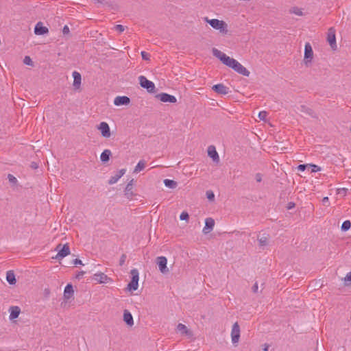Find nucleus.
Masks as SVG:
<instances>
[{"instance_id": "obj_1", "label": "nucleus", "mask_w": 351, "mask_h": 351, "mask_svg": "<svg viewBox=\"0 0 351 351\" xmlns=\"http://www.w3.org/2000/svg\"><path fill=\"white\" fill-rule=\"evenodd\" d=\"M212 51L213 56L219 59L223 64L232 68L239 74L244 76H249L250 71L237 60L228 56L226 53L216 48H213Z\"/></svg>"}, {"instance_id": "obj_2", "label": "nucleus", "mask_w": 351, "mask_h": 351, "mask_svg": "<svg viewBox=\"0 0 351 351\" xmlns=\"http://www.w3.org/2000/svg\"><path fill=\"white\" fill-rule=\"evenodd\" d=\"M204 21L208 23L213 29L218 30L222 35H227L228 33V24L221 20L217 19H210L208 17L204 18Z\"/></svg>"}, {"instance_id": "obj_3", "label": "nucleus", "mask_w": 351, "mask_h": 351, "mask_svg": "<svg viewBox=\"0 0 351 351\" xmlns=\"http://www.w3.org/2000/svg\"><path fill=\"white\" fill-rule=\"evenodd\" d=\"M132 280L128 285L126 290L129 292L133 293L138 288L139 273L137 269H133L130 271Z\"/></svg>"}, {"instance_id": "obj_4", "label": "nucleus", "mask_w": 351, "mask_h": 351, "mask_svg": "<svg viewBox=\"0 0 351 351\" xmlns=\"http://www.w3.org/2000/svg\"><path fill=\"white\" fill-rule=\"evenodd\" d=\"M56 250L58 252L55 258L57 260H62L63 258L70 254V248L67 244L64 245L62 247L61 245H58Z\"/></svg>"}, {"instance_id": "obj_5", "label": "nucleus", "mask_w": 351, "mask_h": 351, "mask_svg": "<svg viewBox=\"0 0 351 351\" xmlns=\"http://www.w3.org/2000/svg\"><path fill=\"white\" fill-rule=\"evenodd\" d=\"M93 280L99 284L112 283L113 282L112 278L102 272L95 273L93 276Z\"/></svg>"}, {"instance_id": "obj_6", "label": "nucleus", "mask_w": 351, "mask_h": 351, "mask_svg": "<svg viewBox=\"0 0 351 351\" xmlns=\"http://www.w3.org/2000/svg\"><path fill=\"white\" fill-rule=\"evenodd\" d=\"M313 58V51L312 49V47L309 43H306L304 47V62L306 66H308V64L311 62Z\"/></svg>"}, {"instance_id": "obj_7", "label": "nucleus", "mask_w": 351, "mask_h": 351, "mask_svg": "<svg viewBox=\"0 0 351 351\" xmlns=\"http://www.w3.org/2000/svg\"><path fill=\"white\" fill-rule=\"evenodd\" d=\"M156 264L162 274H167L169 272V269L167 266V259L165 256H158L156 259Z\"/></svg>"}, {"instance_id": "obj_8", "label": "nucleus", "mask_w": 351, "mask_h": 351, "mask_svg": "<svg viewBox=\"0 0 351 351\" xmlns=\"http://www.w3.org/2000/svg\"><path fill=\"white\" fill-rule=\"evenodd\" d=\"M133 180H130L125 186V195L129 200H137L138 195L133 191Z\"/></svg>"}, {"instance_id": "obj_9", "label": "nucleus", "mask_w": 351, "mask_h": 351, "mask_svg": "<svg viewBox=\"0 0 351 351\" xmlns=\"http://www.w3.org/2000/svg\"><path fill=\"white\" fill-rule=\"evenodd\" d=\"M138 81L141 87L146 88L149 93H154V82L148 80L143 75H140L138 77Z\"/></svg>"}, {"instance_id": "obj_10", "label": "nucleus", "mask_w": 351, "mask_h": 351, "mask_svg": "<svg viewBox=\"0 0 351 351\" xmlns=\"http://www.w3.org/2000/svg\"><path fill=\"white\" fill-rule=\"evenodd\" d=\"M97 129L101 132L103 137L108 138L110 137V129L108 124L106 122L102 121L97 125Z\"/></svg>"}, {"instance_id": "obj_11", "label": "nucleus", "mask_w": 351, "mask_h": 351, "mask_svg": "<svg viewBox=\"0 0 351 351\" xmlns=\"http://www.w3.org/2000/svg\"><path fill=\"white\" fill-rule=\"evenodd\" d=\"M240 337V327L237 322H235L232 328L231 338L232 343L235 344L239 342Z\"/></svg>"}, {"instance_id": "obj_12", "label": "nucleus", "mask_w": 351, "mask_h": 351, "mask_svg": "<svg viewBox=\"0 0 351 351\" xmlns=\"http://www.w3.org/2000/svg\"><path fill=\"white\" fill-rule=\"evenodd\" d=\"M155 97L158 99L160 101L165 103H176L177 101V99L175 96L165 93L158 94L155 95Z\"/></svg>"}, {"instance_id": "obj_13", "label": "nucleus", "mask_w": 351, "mask_h": 351, "mask_svg": "<svg viewBox=\"0 0 351 351\" xmlns=\"http://www.w3.org/2000/svg\"><path fill=\"white\" fill-rule=\"evenodd\" d=\"M327 40L333 50L337 49L335 30L333 28H330L328 32Z\"/></svg>"}, {"instance_id": "obj_14", "label": "nucleus", "mask_w": 351, "mask_h": 351, "mask_svg": "<svg viewBox=\"0 0 351 351\" xmlns=\"http://www.w3.org/2000/svg\"><path fill=\"white\" fill-rule=\"evenodd\" d=\"M215 226V221L213 218L208 217L205 220V226L203 228L204 234H206L211 232Z\"/></svg>"}, {"instance_id": "obj_15", "label": "nucleus", "mask_w": 351, "mask_h": 351, "mask_svg": "<svg viewBox=\"0 0 351 351\" xmlns=\"http://www.w3.org/2000/svg\"><path fill=\"white\" fill-rule=\"evenodd\" d=\"M126 170L125 169H121L117 171L113 176H111L110 180H108V183L110 184H114L117 183L119 180L125 173Z\"/></svg>"}, {"instance_id": "obj_16", "label": "nucleus", "mask_w": 351, "mask_h": 351, "mask_svg": "<svg viewBox=\"0 0 351 351\" xmlns=\"http://www.w3.org/2000/svg\"><path fill=\"white\" fill-rule=\"evenodd\" d=\"M212 89L218 94L227 95L229 93V88L222 84H215L212 87Z\"/></svg>"}, {"instance_id": "obj_17", "label": "nucleus", "mask_w": 351, "mask_h": 351, "mask_svg": "<svg viewBox=\"0 0 351 351\" xmlns=\"http://www.w3.org/2000/svg\"><path fill=\"white\" fill-rule=\"evenodd\" d=\"M208 155L213 159V160L216 162H219V156L216 151L215 147L213 145H210L208 147Z\"/></svg>"}, {"instance_id": "obj_18", "label": "nucleus", "mask_w": 351, "mask_h": 351, "mask_svg": "<svg viewBox=\"0 0 351 351\" xmlns=\"http://www.w3.org/2000/svg\"><path fill=\"white\" fill-rule=\"evenodd\" d=\"M177 331L182 335L192 337V332L183 324H178L176 328Z\"/></svg>"}, {"instance_id": "obj_19", "label": "nucleus", "mask_w": 351, "mask_h": 351, "mask_svg": "<svg viewBox=\"0 0 351 351\" xmlns=\"http://www.w3.org/2000/svg\"><path fill=\"white\" fill-rule=\"evenodd\" d=\"M130 102V99L127 96H117L114 99V104L117 106L128 105Z\"/></svg>"}, {"instance_id": "obj_20", "label": "nucleus", "mask_w": 351, "mask_h": 351, "mask_svg": "<svg viewBox=\"0 0 351 351\" xmlns=\"http://www.w3.org/2000/svg\"><path fill=\"white\" fill-rule=\"evenodd\" d=\"M48 28L43 26L41 22H38L34 28V33L36 35H44L48 32Z\"/></svg>"}, {"instance_id": "obj_21", "label": "nucleus", "mask_w": 351, "mask_h": 351, "mask_svg": "<svg viewBox=\"0 0 351 351\" xmlns=\"http://www.w3.org/2000/svg\"><path fill=\"white\" fill-rule=\"evenodd\" d=\"M269 234L263 233L258 236V245L261 247L264 248L268 245Z\"/></svg>"}, {"instance_id": "obj_22", "label": "nucleus", "mask_w": 351, "mask_h": 351, "mask_svg": "<svg viewBox=\"0 0 351 351\" xmlns=\"http://www.w3.org/2000/svg\"><path fill=\"white\" fill-rule=\"evenodd\" d=\"M10 316L9 319L10 321H13V319L17 318L21 313V309L19 306H12L10 308Z\"/></svg>"}, {"instance_id": "obj_23", "label": "nucleus", "mask_w": 351, "mask_h": 351, "mask_svg": "<svg viewBox=\"0 0 351 351\" xmlns=\"http://www.w3.org/2000/svg\"><path fill=\"white\" fill-rule=\"evenodd\" d=\"M123 320L130 326L134 324L132 315L128 310H125L123 312Z\"/></svg>"}, {"instance_id": "obj_24", "label": "nucleus", "mask_w": 351, "mask_h": 351, "mask_svg": "<svg viewBox=\"0 0 351 351\" xmlns=\"http://www.w3.org/2000/svg\"><path fill=\"white\" fill-rule=\"evenodd\" d=\"M73 86L75 88H80V86L81 85V81H82V77H81L80 73L77 71H74V72H73Z\"/></svg>"}, {"instance_id": "obj_25", "label": "nucleus", "mask_w": 351, "mask_h": 351, "mask_svg": "<svg viewBox=\"0 0 351 351\" xmlns=\"http://www.w3.org/2000/svg\"><path fill=\"white\" fill-rule=\"evenodd\" d=\"M73 288L72 285L68 284L64 290V296L65 298L69 299L71 297V295L73 294Z\"/></svg>"}, {"instance_id": "obj_26", "label": "nucleus", "mask_w": 351, "mask_h": 351, "mask_svg": "<svg viewBox=\"0 0 351 351\" xmlns=\"http://www.w3.org/2000/svg\"><path fill=\"white\" fill-rule=\"evenodd\" d=\"M111 156V151L110 149H105L102 152L100 155V160L103 162H108L110 159V156Z\"/></svg>"}, {"instance_id": "obj_27", "label": "nucleus", "mask_w": 351, "mask_h": 351, "mask_svg": "<svg viewBox=\"0 0 351 351\" xmlns=\"http://www.w3.org/2000/svg\"><path fill=\"white\" fill-rule=\"evenodd\" d=\"M6 280L10 285H14L16 283L15 275L12 271H8L7 272Z\"/></svg>"}, {"instance_id": "obj_28", "label": "nucleus", "mask_w": 351, "mask_h": 351, "mask_svg": "<svg viewBox=\"0 0 351 351\" xmlns=\"http://www.w3.org/2000/svg\"><path fill=\"white\" fill-rule=\"evenodd\" d=\"M300 110L302 112H304L306 114H308L313 117H315L314 112L306 106H304V105L300 106Z\"/></svg>"}, {"instance_id": "obj_29", "label": "nucleus", "mask_w": 351, "mask_h": 351, "mask_svg": "<svg viewBox=\"0 0 351 351\" xmlns=\"http://www.w3.org/2000/svg\"><path fill=\"white\" fill-rule=\"evenodd\" d=\"M145 165H146V162L144 160H140L138 164L136 165L134 169V173H139L140 171H143L145 167Z\"/></svg>"}, {"instance_id": "obj_30", "label": "nucleus", "mask_w": 351, "mask_h": 351, "mask_svg": "<svg viewBox=\"0 0 351 351\" xmlns=\"http://www.w3.org/2000/svg\"><path fill=\"white\" fill-rule=\"evenodd\" d=\"M164 184L167 187L172 189H176L178 186V183L176 181L169 179H165Z\"/></svg>"}, {"instance_id": "obj_31", "label": "nucleus", "mask_w": 351, "mask_h": 351, "mask_svg": "<svg viewBox=\"0 0 351 351\" xmlns=\"http://www.w3.org/2000/svg\"><path fill=\"white\" fill-rule=\"evenodd\" d=\"M351 227V222L349 220H346L343 222L341 229L342 231H347Z\"/></svg>"}, {"instance_id": "obj_32", "label": "nucleus", "mask_w": 351, "mask_h": 351, "mask_svg": "<svg viewBox=\"0 0 351 351\" xmlns=\"http://www.w3.org/2000/svg\"><path fill=\"white\" fill-rule=\"evenodd\" d=\"M23 63L26 65H29V66H32L33 65V62L31 59V58L29 56H25L24 59H23Z\"/></svg>"}, {"instance_id": "obj_33", "label": "nucleus", "mask_w": 351, "mask_h": 351, "mask_svg": "<svg viewBox=\"0 0 351 351\" xmlns=\"http://www.w3.org/2000/svg\"><path fill=\"white\" fill-rule=\"evenodd\" d=\"M267 116V113L266 111H261L258 113V117L261 120H265Z\"/></svg>"}, {"instance_id": "obj_34", "label": "nucleus", "mask_w": 351, "mask_h": 351, "mask_svg": "<svg viewBox=\"0 0 351 351\" xmlns=\"http://www.w3.org/2000/svg\"><path fill=\"white\" fill-rule=\"evenodd\" d=\"M114 29L115 31L119 32V33H121L124 31L125 28L122 25H116L114 27Z\"/></svg>"}, {"instance_id": "obj_35", "label": "nucleus", "mask_w": 351, "mask_h": 351, "mask_svg": "<svg viewBox=\"0 0 351 351\" xmlns=\"http://www.w3.org/2000/svg\"><path fill=\"white\" fill-rule=\"evenodd\" d=\"M311 168V172H317L321 170V168L316 165H309Z\"/></svg>"}, {"instance_id": "obj_36", "label": "nucleus", "mask_w": 351, "mask_h": 351, "mask_svg": "<svg viewBox=\"0 0 351 351\" xmlns=\"http://www.w3.org/2000/svg\"><path fill=\"white\" fill-rule=\"evenodd\" d=\"M206 196H207V198L211 201L213 200L215 198V195H214L213 192L211 191H208L206 192Z\"/></svg>"}, {"instance_id": "obj_37", "label": "nucleus", "mask_w": 351, "mask_h": 351, "mask_svg": "<svg viewBox=\"0 0 351 351\" xmlns=\"http://www.w3.org/2000/svg\"><path fill=\"white\" fill-rule=\"evenodd\" d=\"M189 217V214L186 212H182L180 215V220H186Z\"/></svg>"}, {"instance_id": "obj_38", "label": "nucleus", "mask_w": 351, "mask_h": 351, "mask_svg": "<svg viewBox=\"0 0 351 351\" xmlns=\"http://www.w3.org/2000/svg\"><path fill=\"white\" fill-rule=\"evenodd\" d=\"M262 174L260 173H257L255 175V180L257 182H261L262 181Z\"/></svg>"}, {"instance_id": "obj_39", "label": "nucleus", "mask_w": 351, "mask_h": 351, "mask_svg": "<svg viewBox=\"0 0 351 351\" xmlns=\"http://www.w3.org/2000/svg\"><path fill=\"white\" fill-rule=\"evenodd\" d=\"M252 290L254 293H257L258 291V285L257 282H255L252 287Z\"/></svg>"}, {"instance_id": "obj_40", "label": "nucleus", "mask_w": 351, "mask_h": 351, "mask_svg": "<svg viewBox=\"0 0 351 351\" xmlns=\"http://www.w3.org/2000/svg\"><path fill=\"white\" fill-rule=\"evenodd\" d=\"M293 13H295L296 15L302 16V12L299 10L298 8H293V10L292 11Z\"/></svg>"}, {"instance_id": "obj_41", "label": "nucleus", "mask_w": 351, "mask_h": 351, "mask_svg": "<svg viewBox=\"0 0 351 351\" xmlns=\"http://www.w3.org/2000/svg\"><path fill=\"white\" fill-rule=\"evenodd\" d=\"M307 165H300L298 166V169L300 171H303L306 169Z\"/></svg>"}, {"instance_id": "obj_42", "label": "nucleus", "mask_w": 351, "mask_h": 351, "mask_svg": "<svg viewBox=\"0 0 351 351\" xmlns=\"http://www.w3.org/2000/svg\"><path fill=\"white\" fill-rule=\"evenodd\" d=\"M141 55H142V58L144 59V60H148L149 59V54L145 52V51H142L141 52Z\"/></svg>"}, {"instance_id": "obj_43", "label": "nucleus", "mask_w": 351, "mask_h": 351, "mask_svg": "<svg viewBox=\"0 0 351 351\" xmlns=\"http://www.w3.org/2000/svg\"><path fill=\"white\" fill-rule=\"evenodd\" d=\"M346 282L349 281L351 282V272L347 274L346 276L344 278Z\"/></svg>"}, {"instance_id": "obj_44", "label": "nucleus", "mask_w": 351, "mask_h": 351, "mask_svg": "<svg viewBox=\"0 0 351 351\" xmlns=\"http://www.w3.org/2000/svg\"><path fill=\"white\" fill-rule=\"evenodd\" d=\"M8 178H9L10 182H15L16 181V178L14 176H13L12 175L9 174Z\"/></svg>"}, {"instance_id": "obj_45", "label": "nucleus", "mask_w": 351, "mask_h": 351, "mask_svg": "<svg viewBox=\"0 0 351 351\" xmlns=\"http://www.w3.org/2000/svg\"><path fill=\"white\" fill-rule=\"evenodd\" d=\"M63 33L65 34H68L69 32V28L67 25H65L64 27H63Z\"/></svg>"}, {"instance_id": "obj_46", "label": "nucleus", "mask_w": 351, "mask_h": 351, "mask_svg": "<svg viewBox=\"0 0 351 351\" xmlns=\"http://www.w3.org/2000/svg\"><path fill=\"white\" fill-rule=\"evenodd\" d=\"M73 263L75 265H82V262L81 260L80 259H77V258H75L74 261H73Z\"/></svg>"}, {"instance_id": "obj_47", "label": "nucleus", "mask_w": 351, "mask_h": 351, "mask_svg": "<svg viewBox=\"0 0 351 351\" xmlns=\"http://www.w3.org/2000/svg\"><path fill=\"white\" fill-rule=\"evenodd\" d=\"M294 206H295L294 203L290 202V203H289L287 208H288V209H291L294 207Z\"/></svg>"}, {"instance_id": "obj_48", "label": "nucleus", "mask_w": 351, "mask_h": 351, "mask_svg": "<svg viewBox=\"0 0 351 351\" xmlns=\"http://www.w3.org/2000/svg\"><path fill=\"white\" fill-rule=\"evenodd\" d=\"M322 202H323L324 204H326V202H328V197H324L323 199H322Z\"/></svg>"}, {"instance_id": "obj_49", "label": "nucleus", "mask_w": 351, "mask_h": 351, "mask_svg": "<svg viewBox=\"0 0 351 351\" xmlns=\"http://www.w3.org/2000/svg\"><path fill=\"white\" fill-rule=\"evenodd\" d=\"M124 261H125V256H123L121 258V265L123 264Z\"/></svg>"}, {"instance_id": "obj_50", "label": "nucleus", "mask_w": 351, "mask_h": 351, "mask_svg": "<svg viewBox=\"0 0 351 351\" xmlns=\"http://www.w3.org/2000/svg\"><path fill=\"white\" fill-rule=\"evenodd\" d=\"M269 348V346L267 345L265 346V348H263V351H267Z\"/></svg>"}, {"instance_id": "obj_51", "label": "nucleus", "mask_w": 351, "mask_h": 351, "mask_svg": "<svg viewBox=\"0 0 351 351\" xmlns=\"http://www.w3.org/2000/svg\"><path fill=\"white\" fill-rule=\"evenodd\" d=\"M97 3H102L104 0H94Z\"/></svg>"}, {"instance_id": "obj_52", "label": "nucleus", "mask_w": 351, "mask_h": 351, "mask_svg": "<svg viewBox=\"0 0 351 351\" xmlns=\"http://www.w3.org/2000/svg\"><path fill=\"white\" fill-rule=\"evenodd\" d=\"M350 132H351V128H350Z\"/></svg>"}]
</instances>
